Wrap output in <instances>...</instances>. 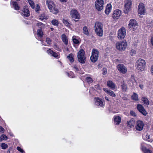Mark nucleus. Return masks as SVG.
Returning a JSON list of instances; mask_svg holds the SVG:
<instances>
[{
  "mask_svg": "<svg viewBox=\"0 0 153 153\" xmlns=\"http://www.w3.org/2000/svg\"><path fill=\"white\" fill-rule=\"evenodd\" d=\"M94 27L95 30L97 35L100 36H102L103 34L102 24L101 22H97L95 23Z\"/></svg>",
  "mask_w": 153,
  "mask_h": 153,
  "instance_id": "nucleus-1",
  "label": "nucleus"
},
{
  "mask_svg": "<svg viewBox=\"0 0 153 153\" xmlns=\"http://www.w3.org/2000/svg\"><path fill=\"white\" fill-rule=\"evenodd\" d=\"M146 65L145 61L141 59H140L136 62V66L137 69L140 71L144 70Z\"/></svg>",
  "mask_w": 153,
  "mask_h": 153,
  "instance_id": "nucleus-2",
  "label": "nucleus"
},
{
  "mask_svg": "<svg viewBox=\"0 0 153 153\" xmlns=\"http://www.w3.org/2000/svg\"><path fill=\"white\" fill-rule=\"evenodd\" d=\"M85 52L83 49H81L78 53L77 58L79 62L83 64L85 62Z\"/></svg>",
  "mask_w": 153,
  "mask_h": 153,
  "instance_id": "nucleus-3",
  "label": "nucleus"
},
{
  "mask_svg": "<svg viewBox=\"0 0 153 153\" xmlns=\"http://www.w3.org/2000/svg\"><path fill=\"white\" fill-rule=\"evenodd\" d=\"M99 52L97 50L93 49L92 52V54L90 57L91 61L94 62H96L98 58Z\"/></svg>",
  "mask_w": 153,
  "mask_h": 153,
  "instance_id": "nucleus-4",
  "label": "nucleus"
},
{
  "mask_svg": "<svg viewBox=\"0 0 153 153\" xmlns=\"http://www.w3.org/2000/svg\"><path fill=\"white\" fill-rule=\"evenodd\" d=\"M127 43L126 42H118L116 44L117 49L119 50L124 51L127 46Z\"/></svg>",
  "mask_w": 153,
  "mask_h": 153,
  "instance_id": "nucleus-5",
  "label": "nucleus"
},
{
  "mask_svg": "<svg viewBox=\"0 0 153 153\" xmlns=\"http://www.w3.org/2000/svg\"><path fill=\"white\" fill-rule=\"evenodd\" d=\"M95 4L97 10L98 11H101L103 9L104 1L103 0H96Z\"/></svg>",
  "mask_w": 153,
  "mask_h": 153,
  "instance_id": "nucleus-6",
  "label": "nucleus"
},
{
  "mask_svg": "<svg viewBox=\"0 0 153 153\" xmlns=\"http://www.w3.org/2000/svg\"><path fill=\"white\" fill-rule=\"evenodd\" d=\"M125 3L124 12L125 13H127L131 8L132 2L131 1L127 0L125 1Z\"/></svg>",
  "mask_w": 153,
  "mask_h": 153,
  "instance_id": "nucleus-7",
  "label": "nucleus"
},
{
  "mask_svg": "<svg viewBox=\"0 0 153 153\" xmlns=\"http://www.w3.org/2000/svg\"><path fill=\"white\" fill-rule=\"evenodd\" d=\"M126 35V29L124 27L120 29L118 32V37L119 39H122L124 38Z\"/></svg>",
  "mask_w": 153,
  "mask_h": 153,
  "instance_id": "nucleus-8",
  "label": "nucleus"
},
{
  "mask_svg": "<svg viewBox=\"0 0 153 153\" xmlns=\"http://www.w3.org/2000/svg\"><path fill=\"white\" fill-rule=\"evenodd\" d=\"M70 14L71 17L72 18L78 19H80L79 14L76 10H72L70 11Z\"/></svg>",
  "mask_w": 153,
  "mask_h": 153,
  "instance_id": "nucleus-9",
  "label": "nucleus"
},
{
  "mask_svg": "<svg viewBox=\"0 0 153 153\" xmlns=\"http://www.w3.org/2000/svg\"><path fill=\"white\" fill-rule=\"evenodd\" d=\"M138 26L137 22L134 19L130 20L128 24V27L129 28L134 29L137 28Z\"/></svg>",
  "mask_w": 153,
  "mask_h": 153,
  "instance_id": "nucleus-10",
  "label": "nucleus"
},
{
  "mask_svg": "<svg viewBox=\"0 0 153 153\" xmlns=\"http://www.w3.org/2000/svg\"><path fill=\"white\" fill-rule=\"evenodd\" d=\"M117 68L120 72L123 74H125L127 71V69L123 64H119L117 66Z\"/></svg>",
  "mask_w": 153,
  "mask_h": 153,
  "instance_id": "nucleus-11",
  "label": "nucleus"
},
{
  "mask_svg": "<svg viewBox=\"0 0 153 153\" xmlns=\"http://www.w3.org/2000/svg\"><path fill=\"white\" fill-rule=\"evenodd\" d=\"M138 13L140 14H144L146 13V9L144 4L140 3L138 6Z\"/></svg>",
  "mask_w": 153,
  "mask_h": 153,
  "instance_id": "nucleus-12",
  "label": "nucleus"
},
{
  "mask_svg": "<svg viewBox=\"0 0 153 153\" xmlns=\"http://www.w3.org/2000/svg\"><path fill=\"white\" fill-rule=\"evenodd\" d=\"M137 108L139 112L143 114L144 116H146L147 113L143 106L140 104H138Z\"/></svg>",
  "mask_w": 153,
  "mask_h": 153,
  "instance_id": "nucleus-13",
  "label": "nucleus"
},
{
  "mask_svg": "<svg viewBox=\"0 0 153 153\" xmlns=\"http://www.w3.org/2000/svg\"><path fill=\"white\" fill-rule=\"evenodd\" d=\"M121 12L119 10H117L114 11L113 14V17L115 19H118L121 15Z\"/></svg>",
  "mask_w": 153,
  "mask_h": 153,
  "instance_id": "nucleus-14",
  "label": "nucleus"
},
{
  "mask_svg": "<svg viewBox=\"0 0 153 153\" xmlns=\"http://www.w3.org/2000/svg\"><path fill=\"white\" fill-rule=\"evenodd\" d=\"M46 3L50 10H51L52 7H53V6H54L55 5L53 2L50 0H46Z\"/></svg>",
  "mask_w": 153,
  "mask_h": 153,
  "instance_id": "nucleus-15",
  "label": "nucleus"
},
{
  "mask_svg": "<svg viewBox=\"0 0 153 153\" xmlns=\"http://www.w3.org/2000/svg\"><path fill=\"white\" fill-rule=\"evenodd\" d=\"M144 143H142L141 144V149L144 153H151L152 151L147 149L144 146Z\"/></svg>",
  "mask_w": 153,
  "mask_h": 153,
  "instance_id": "nucleus-16",
  "label": "nucleus"
},
{
  "mask_svg": "<svg viewBox=\"0 0 153 153\" xmlns=\"http://www.w3.org/2000/svg\"><path fill=\"white\" fill-rule=\"evenodd\" d=\"M95 104L98 106H99L100 107H102L103 106L102 100L99 98L97 99L95 102Z\"/></svg>",
  "mask_w": 153,
  "mask_h": 153,
  "instance_id": "nucleus-17",
  "label": "nucleus"
},
{
  "mask_svg": "<svg viewBox=\"0 0 153 153\" xmlns=\"http://www.w3.org/2000/svg\"><path fill=\"white\" fill-rule=\"evenodd\" d=\"M62 39L63 42L66 45L68 44V39L67 36L65 34H63L62 35Z\"/></svg>",
  "mask_w": 153,
  "mask_h": 153,
  "instance_id": "nucleus-18",
  "label": "nucleus"
},
{
  "mask_svg": "<svg viewBox=\"0 0 153 153\" xmlns=\"http://www.w3.org/2000/svg\"><path fill=\"white\" fill-rule=\"evenodd\" d=\"M107 84L108 87L112 89H114L115 88V84L111 81L107 82Z\"/></svg>",
  "mask_w": 153,
  "mask_h": 153,
  "instance_id": "nucleus-19",
  "label": "nucleus"
},
{
  "mask_svg": "<svg viewBox=\"0 0 153 153\" xmlns=\"http://www.w3.org/2000/svg\"><path fill=\"white\" fill-rule=\"evenodd\" d=\"M22 14L26 17H28L30 15V12L29 10L26 8H24L23 9Z\"/></svg>",
  "mask_w": 153,
  "mask_h": 153,
  "instance_id": "nucleus-20",
  "label": "nucleus"
},
{
  "mask_svg": "<svg viewBox=\"0 0 153 153\" xmlns=\"http://www.w3.org/2000/svg\"><path fill=\"white\" fill-rule=\"evenodd\" d=\"M111 5L110 4H108L106 7V8L105 11V13L108 15L111 11Z\"/></svg>",
  "mask_w": 153,
  "mask_h": 153,
  "instance_id": "nucleus-21",
  "label": "nucleus"
},
{
  "mask_svg": "<svg viewBox=\"0 0 153 153\" xmlns=\"http://www.w3.org/2000/svg\"><path fill=\"white\" fill-rule=\"evenodd\" d=\"M122 84L121 85V88L122 90V91L123 92H126V91L127 88V86L126 84L124 82V81H123L121 82Z\"/></svg>",
  "mask_w": 153,
  "mask_h": 153,
  "instance_id": "nucleus-22",
  "label": "nucleus"
},
{
  "mask_svg": "<svg viewBox=\"0 0 153 153\" xmlns=\"http://www.w3.org/2000/svg\"><path fill=\"white\" fill-rule=\"evenodd\" d=\"M47 52L48 53H49L50 54L52 55V56L55 57H58V55L56 53L53 52V51L51 49H49L47 51Z\"/></svg>",
  "mask_w": 153,
  "mask_h": 153,
  "instance_id": "nucleus-23",
  "label": "nucleus"
},
{
  "mask_svg": "<svg viewBox=\"0 0 153 153\" xmlns=\"http://www.w3.org/2000/svg\"><path fill=\"white\" fill-rule=\"evenodd\" d=\"M121 121V118L119 116H117L114 117V121L116 123V124H119L120 123Z\"/></svg>",
  "mask_w": 153,
  "mask_h": 153,
  "instance_id": "nucleus-24",
  "label": "nucleus"
},
{
  "mask_svg": "<svg viewBox=\"0 0 153 153\" xmlns=\"http://www.w3.org/2000/svg\"><path fill=\"white\" fill-rule=\"evenodd\" d=\"M50 10L51 12L54 14H56L59 12L58 9L56 7L55 5L54 6H53V7H52L51 10Z\"/></svg>",
  "mask_w": 153,
  "mask_h": 153,
  "instance_id": "nucleus-25",
  "label": "nucleus"
},
{
  "mask_svg": "<svg viewBox=\"0 0 153 153\" xmlns=\"http://www.w3.org/2000/svg\"><path fill=\"white\" fill-rule=\"evenodd\" d=\"M142 101L144 103V104L148 105L149 104V102L148 99L145 97H143L141 99Z\"/></svg>",
  "mask_w": 153,
  "mask_h": 153,
  "instance_id": "nucleus-26",
  "label": "nucleus"
},
{
  "mask_svg": "<svg viewBox=\"0 0 153 153\" xmlns=\"http://www.w3.org/2000/svg\"><path fill=\"white\" fill-rule=\"evenodd\" d=\"M68 58L71 62L74 61V55L72 53H70L67 56Z\"/></svg>",
  "mask_w": 153,
  "mask_h": 153,
  "instance_id": "nucleus-27",
  "label": "nucleus"
},
{
  "mask_svg": "<svg viewBox=\"0 0 153 153\" xmlns=\"http://www.w3.org/2000/svg\"><path fill=\"white\" fill-rule=\"evenodd\" d=\"M143 125H136L135 128L136 130L138 131H141L143 128Z\"/></svg>",
  "mask_w": 153,
  "mask_h": 153,
  "instance_id": "nucleus-28",
  "label": "nucleus"
},
{
  "mask_svg": "<svg viewBox=\"0 0 153 153\" xmlns=\"http://www.w3.org/2000/svg\"><path fill=\"white\" fill-rule=\"evenodd\" d=\"M131 98L132 100L135 101H138V95L135 93H133L132 95L131 96Z\"/></svg>",
  "mask_w": 153,
  "mask_h": 153,
  "instance_id": "nucleus-29",
  "label": "nucleus"
},
{
  "mask_svg": "<svg viewBox=\"0 0 153 153\" xmlns=\"http://www.w3.org/2000/svg\"><path fill=\"white\" fill-rule=\"evenodd\" d=\"M83 32L87 36H89V33L88 31L87 27L86 26H84L83 29Z\"/></svg>",
  "mask_w": 153,
  "mask_h": 153,
  "instance_id": "nucleus-30",
  "label": "nucleus"
},
{
  "mask_svg": "<svg viewBox=\"0 0 153 153\" xmlns=\"http://www.w3.org/2000/svg\"><path fill=\"white\" fill-rule=\"evenodd\" d=\"M37 32V34L38 36H40V37H42L43 34L41 28H40L38 30Z\"/></svg>",
  "mask_w": 153,
  "mask_h": 153,
  "instance_id": "nucleus-31",
  "label": "nucleus"
},
{
  "mask_svg": "<svg viewBox=\"0 0 153 153\" xmlns=\"http://www.w3.org/2000/svg\"><path fill=\"white\" fill-rule=\"evenodd\" d=\"M39 17V19L42 20H43L44 19L46 20L48 19V17L45 16L44 14H42L40 15Z\"/></svg>",
  "mask_w": 153,
  "mask_h": 153,
  "instance_id": "nucleus-32",
  "label": "nucleus"
},
{
  "mask_svg": "<svg viewBox=\"0 0 153 153\" xmlns=\"http://www.w3.org/2000/svg\"><path fill=\"white\" fill-rule=\"evenodd\" d=\"M13 5L15 9L16 10H18L19 9V7L17 3L16 2H13Z\"/></svg>",
  "mask_w": 153,
  "mask_h": 153,
  "instance_id": "nucleus-33",
  "label": "nucleus"
},
{
  "mask_svg": "<svg viewBox=\"0 0 153 153\" xmlns=\"http://www.w3.org/2000/svg\"><path fill=\"white\" fill-rule=\"evenodd\" d=\"M7 139V137L4 134H2L0 137V142L3 140H6Z\"/></svg>",
  "mask_w": 153,
  "mask_h": 153,
  "instance_id": "nucleus-34",
  "label": "nucleus"
},
{
  "mask_svg": "<svg viewBox=\"0 0 153 153\" xmlns=\"http://www.w3.org/2000/svg\"><path fill=\"white\" fill-rule=\"evenodd\" d=\"M63 22L66 26L68 27H70L71 25L70 23L65 19H64L63 20Z\"/></svg>",
  "mask_w": 153,
  "mask_h": 153,
  "instance_id": "nucleus-35",
  "label": "nucleus"
},
{
  "mask_svg": "<svg viewBox=\"0 0 153 153\" xmlns=\"http://www.w3.org/2000/svg\"><path fill=\"white\" fill-rule=\"evenodd\" d=\"M1 146L2 149H6L8 147L7 145L4 143H2L1 144Z\"/></svg>",
  "mask_w": 153,
  "mask_h": 153,
  "instance_id": "nucleus-36",
  "label": "nucleus"
},
{
  "mask_svg": "<svg viewBox=\"0 0 153 153\" xmlns=\"http://www.w3.org/2000/svg\"><path fill=\"white\" fill-rule=\"evenodd\" d=\"M108 94L113 97H115L116 96L114 92L110 90L109 91H108Z\"/></svg>",
  "mask_w": 153,
  "mask_h": 153,
  "instance_id": "nucleus-37",
  "label": "nucleus"
},
{
  "mask_svg": "<svg viewBox=\"0 0 153 153\" xmlns=\"http://www.w3.org/2000/svg\"><path fill=\"white\" fill-rule=\"evenodd\" d=\"M51 23L53 25L56 26L58 25L59 23L58 21L56 19L52 20Z\"/></svg>",
  "mask_w": 153,
  "mask_h": 153,
  "instance_id": "nucleus-38",
  "label": "nucleus"
},
{
  "mask_svg": "<svg viewBox=\"0 0 153 153\" xmlns=\"http://www.w3.org/2000/svg\"><path fill=\"white\" fill-rule=\"evenodd\" d=\"M146 22L148 24L151 25H153V19H151L149 18L147 19L146 20Z\"/></svg>",
  "mask_w": 153,
  "mask_h": 153,
  "instance_id": "nucleus-39",
  "label": "nucleus"
},
{
  "mask_svg": "<svg viewBox=\"0 0 153 153\" xmlns=\"http://www.w3.org/2000/svg\"><path fill=\"white\" fill-rule=\"evenodd\" d=\"M135 123L134 120L132 118L128 122H127V124H134Z\"/></svg>",
  "mask_w": 153,
  "mask_h": 153,
  "instance_id": "nucleus-40",
  "label": "nucleus"
},
{
  "mask_svg": "<svg viewBox=\"0 0 153 153\" xmlns=\"http://www.w3.org/2000/svg\"><path fill=\"white\" fill-rule=\"evenodd\" d=\"M86 80L89 83H92L93 82L92 79L90 77H87L86 78Z\"/></svg>",
  "mask_w": 153,
  "mask_h": 153,
  "instance_id": "nucleus-41",
  "label": "nucleus"
},
{
  "mask_svg": "<svg viewBox=\"0 0 153 153\" xmlns=\"http://www.w3.org/2000/svg\"><path fill=\"white\" fill-rule=\"evenodd\" d=\"M131 81L132 82V85H134L136 83L135 77L134 76H132L131 78Z\"/></svg>",
  "mask_w": 153,
  "mask_h": 153,
  "instance_id": "nucleus-42",
  "label": "nucleus"
},
{
  "mask_svg": "<svg viewBox=\"0 0 153 153\" xmlns=\"http://www.w3.org/2000/svg\"><path fill=\"white\" fill-rule=\"evenodd\" d=\"M28 2L32 8H34V2L31 0H28Z\"/></svg>",
  "mask_w": 153,
  "mask_h": 153,
  "instance_id": "nucleus-43",
  "label": "nucleus"
},
{
  "mask_svg": "<svg viewBox=\"0 0 153 153\" xmlns=\"http://www.w3.org/2000/svg\"><path fill=\"white\" fill-rule=\"evenodd\" d=\"M73 42L75 44H77L79 43V41L77 39L74 38V37L73 38Z\"/></svg>",
  "mask_w": 153,
  "mask_h": 153,
  "instance_id": "nucleus-44",
  "label": "nucleus"
},
{
  "mask_svg": "<svg viewBox=\"0 0 153 153\" xmlns=\"http://www.w3.org/2000/svg\"><path fill=\"white\" fill-rule=\"evenodd\" d=\"M130 54L131 56H134L136 53V51L134 50H131L130 51Z\"/></svg>",
  "mask_w": 153,
  "mask_h": 153,
  "instance_id": "nucleus-45",
  "label": "nucleus"
},
{
  "mask_svg": "<svg viewBox=\"0 0 153 153\" xmlns=\"http://www.w3.org/2000/svg\"><path fill=\"white\" fill-rule=\"evenodd\" d=\"M51 40L49 38H47L46 39V42L48 44L50 45L51 44Z\"/></svg>",
  "mask_w": 153,
  "mask_h": 153,
  "instance_id": "nucleus-46",
  "label": "nucleus"
},
{
  "mask_svg": "<svg viewBox=\"0 0 153 153\" xmlns=\"http://www.w3.org/2000/svg\"><path fill=\"white\" fill-rule=\"evenodd\" d=\"M36 25L37 26H41L42 27H44L45 26V24L41 22L38 23Z\"/></svg>",
  "mask_w": 153,
  "mask_h": 153,
  "instance_id": "nucleus-47",
  "label": "nucleus"
},
{
  "mask_svg": "<svg viewBox=\"0 0 153 153\" xmlns=\"http://www.w3.org/2000/svg\"><path fill=\"white\" fill-rule=\"evenodd\" d=\"M102 74L105 75L107 73V69L105 68H103L102 69Z\"/></svg>",
  "mask_w": 153,
  "mask_h": 153,
  "instance_id": "nucleus-48",
  "label": "nucleus"
},
{
  "mask_svg": "<svg viewBox=\"0 0 153 153\" xmlns=\"http://www.w3.org/2000/svg\"><path fill=\"white\" fill-rule=\"evenodd\" d=\"M17 149L21 153H23L24 152V151H23V150L19 147V146L17 147Z\"/></svg>",
  "mask_w": 153,
  "mask_h": 153,
  "instance_id": "nucleus-49",
  "label": "nucleus"
},
{
  "mask_svg": "<svg viewBox=\"0 0 153 153\" xmlns=\"http://www.w3.org/2000/svg\"><path fill=\"white\" fill-rule=\"evenodd\" d=\"M146 140H148L149 141H151V142L152 141V140H151V139L150 138V137L149 135H148V134H146Z\"/></svg>",
  "mask_w": 153,
  "mask_h": 153,
  "instance_id": "nucleus-50",
  "label": "nucleus"
},
{
  "mask_svg": "<svg viewBox=\"0 0 153 153\" xmlns=\"http://www.w3.org/2000/svg\"><path fill=\"white\" fill-rule=\"evenodd\" d=\"M4 129L3 128L0 126V133H2L4 132Z\"/></svg>",
  "mask_w": 153,
  "mask_h": 153,
  "instance_id": "nucleus-51",
  "label": "nucleus"
},
{
  "mask_svg": "<svg viewBox=\"0 0 153 153\" xmlns=\"http://www.w3.org/2000/svg\"><path fill=\"white\" fill-rule=\"evenodd\" d=\"M136 124H143V122L140 120L137 121Z\"/></svg>",
  "mask_w": 153,
  "mask_h": 153,
  "instance_id": "nucleus-52",
  "label": "nucleus"
},
{
  "mask_svg": "<svg viewBox=\"0 0 153 153\" xmlns=\"http://www.w3.org/2000/svg\"><path fill=\"white\" fill-rule=\"evenodd\" d=\"M130 114L131 115L133 116H136L135 113L133 111H131L130 112Z\"/></svg>",
  "mask_w": 153,
  "mask_h": 153,
  "instance_id": "nucleus-53",
  "label": "nucleus"
},
{
  "mask_svg": "<svg viewBox=\"0 0 153 153\" xmlns=\"http://www.w3.org/2000/svg\"><path fill=\"white\" fill-rule=\"evenodd\" d=\"M103 90L106 92L107 93H108V91H109L110 90H108V89L105 88H103Z\"/></svg>",
  "mask_w": 153,
  "mask_h": 153,
  "instance_id": "nucleus-54",
  "label": "nucleus"
},
{
  "mask_svg": "<svg viewBox=\"0 0 153 153\" xmlns=\"http://www.w3.org/2000/svg\"><path fill=\"white\" fill-rule=\"evenodd\" d=\"M39 7L38 5H37V6L36 7V8L35 9V10L36 12H37L39 10Z\"/></svg>",
  "mask_w": 153,
  "mask_h": 153,
  "instance_id": "nucleus-55",
  "label": "nucleus"
},
{
  "mask_svg": "<svg viewBox=\"0 0 153 153\" xmlns=\"http://www.w3.org/2000/svg\"><path fill=\"white\" fill-rule=\"evenodd\" d=\"M151 72L152 74L153 75V65L151 67Z\"/></svg>",
  "mask_w": 153,
  "mask_h": 153,
  "instance_id": "nucleus-56",
  "label": "nucleus"
},
{
  "mask_svg": "<svg viewBox=\"0 0 153 153\" xmlns=\"http://www.w3.org/2000/svg\"><path fill=\"white\" fill-rule=\"evenodd\" d=\"M151 42L152 45L153 46V36L151 38Z\"/></svg>",
  "mask_w": 153,
  "mask_h": 153,
  "instance_id": "nucleus-57",
  "label": "nucleus"
},
{
  "mask_svg": "<svg viewBox=\"0 0 153 153\" xmlns=\"http://www.w3.org/2000/svg\"><path fill=\"white\" fill-rule=\"evenodd\" d=\"M74 68L76 71H79V69L76 66H74Z\"/></svg>",
  "mask_w": 153,
  "mask_h": 153,
  "instance_id": "nucleus-58",
  "label": "nucleus"
},
{
  "mask_svg": "<svg viewBox=\"0 0 153 153\" xmlns=\"http://www.w3.org/2000/svg\"><path fill=\"white\" fill-rule=\"evenodd\" d=\"M63 2H65L67 1V0H59Z\"/></svg>",
  "mask_w": 153,
  "mask_h": 153,
  "instance_id": "nucleus-59",
  "label": "nucleus"
},
{
  "mask_svg": "<svg viewBox=\"0 0 153 153\" xmlns=\"http://www.w3.org/2000/svg\"><path fill=\"white\" fill-rule=\"evenodd\" d=\"M125 125L126 126H128V127H129L130 128H131L132 127V126H133L134 125Z\"/></svg>",
  "mask_w": 153,
  "mask_h": 153,
  "instance_id": "nucleus-60",
  "label": "nucleus"
},
{
  "mask_svg": "<svg viewBox=\"0 0 153 153\" xmlns=\"http://www.w3.org/2000/svg\"><path fill=\"white\" fill-rule=\"evenodd\" d=\"M139 86L141 89H142L143 88V86L141 85H140Z\"/></svg>",
  "mask_w": 153,
  "mask_h": 153,
  "instance_id": "nucleus-61",
  "label": "nucleus"
},
{
  "mask_svg": "<svg viewBox=\"0 0 153 153\" xmlns=\"http://www.w3.org/2000/svg\"><path fill=\"white\" fill-rule=\"evenodd\" d=\"M105 99L106 100L108 101L109 100L108 97H105Z\"/></svg>",
  "mask_w": 153,
  "mask_h": 153,
  "instance_id": "nucleus-62",
  "label": "nucleus"
},
{
  "mask_svg": "<svg viewBox=\"0 0 153 153\" xmlns=\"http://www.w3.org/2000/svg\"><path fill=\"white\" fill-rule=\"evenodd\" d=\"M10 149H9L7 151V153H10Z\"/></svg>",
  "mask_w": 153,
  "mask_h": 153,
  "instance_id": "nucleus-63",
  "label": "nucleus"
},
{
  "mask_svg": "<svg viewBox=\"0 0 153 153\" xmlns=\"http://www.w3.org/2000/svg\"><path fill=\"white\" fill-rule=\"evenodd\" d=\"M95 88H97L98 87V85H95Z\"/></svg>",
  "mask_w": 153,
  "mask_h": 153,
  "instance_id": "nucleus-64",
  "label": "nucleus"
}]
</instances>
